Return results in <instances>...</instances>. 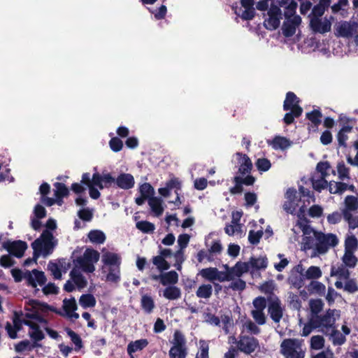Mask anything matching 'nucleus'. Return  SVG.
Wrapping results in <instances>:
<instances>
[{
	"label": "nucleus",
	"instance_id": "nucleus-1",
	"mask_svg": "<svg viewBox=\"0 0 358 358\" xmlns=\"http://www.w3.org/2000/svg\"><path fill=\"white\" fill-rule=\"evenodd\" d=\"M38 305L36 301H31L29 306L33 308V311L26 313L27 319L24 320V323L29 327V334L30 337L36 341H41L44 338V334L41 329H44L51 338H57V332L48 329L46 320L38 313Z\"/></svg>",
	"mask_w": 358,
	"mask_h": 358
},
{
	"label": "nucleus",
	"instance_id": "nucleus-2",
	"mask_svg": "<svg viewBox=\"0 0 358 358\" xmlns=\"http://www.w3.org/2000/svg\"><path fill=\"white\" fill-rule=\"evenodd\" d=\"M81 182L88 187L90 197L97 199L101 195L99 189L108 187L113 183L115 184V178L110 173H95L92 177L89 173H85L82 176Z\"/></svg>",
	"mask_w": 358,
	"mask_h": 358
},
{
	"label": "nucleus",
	"instance_id": "nucleus-3",
	"mask_svg": "<svg viewBox=\"0 0 358 358\" xmlns=\"http://www.w3.org/2000/svg\"><path fill=\"white\" fill-rule=\"evenodd\" d=\"M46 227L48 229L44 231L41 237L32 243L36 256L46 257L49 255L57 245V240L55 239L52 234L49 231V229H56V221L53 219H49L46 223Z\"/></svg>",
	"mask_w": 358,
	"mask_h": 358
},
{
	"label": "nucleus",
	"instance_id": "nucleus-4",
	"mask_svg": "<svg viewBox=\"0 0 358 358\" xmlns=\"http://www.w3.org/2000/svg\"><path fill=\"white\" fill-rule=\"evenodd\" d=\"M279 6L285 9V20L282 27V34L287 37L292 36L301 22L300 16L296 15L297 3L294 0H280Z\"/></svg>",
	"mask_w": 358,
	"mask_h": 358
},
{
	"label": "nucleus",
	"instance_id": "nucleus-5",
	"mask_svg": "<svg viewBox=\"0 0 358 358\" xmlns=\"http://www.w3.org/2000/svg\"><path fill=\"white\" fill-rule=\"evenodd\" d=\"M280 352L285 358H304L306 349L302 340L288 338L281 343Z\"/></svg>",
	"mask_w": 358,
	"mask_h": 358
},
{
	"label": "nucleus",
	"instance_id": "nucleus-6",
	"mask_svg": "<svg viewBox=\"0 0 358 358\" xmlns=\"http://www.w3.org/2000/svg\"><path fill=\"white\" fill-rule=\"evenodd\" d=\"M297 226L303 231L302 249L307 250L314 249L317 253V235L320 232L315 231L308 224L306 220L300 219L297 222Z\"/></svg>",
	"mask_w": 358,
	"mask_h": 358
},
{
	"label": "nucleus",
	"instance_id": "nucleus-7",
	"mask_svg": "<svg viewBox=\"0 0 358 358\" xmlns=\"http://www.w3.org/2000/svg\"><path fill=\"white\" fill-rule=\"evenodd\" d=\"M99 259V253L92 249H87L83 256L78 257L75 261V267L81 268L87 273H92L95 270L94 264Z\"/></svg>",
	"mask_w": 358,
	"mask_h": 358
},
{
	"label": "nucleus",
	"instance_id": "nucleus-8",
	"mask_svg": "<svg viewBox=\"0 0 358 358\" xmlns=\"http://www.w3.org/2000/svg\"><path fill=\"white\" fill-rule=\"evenodd\" d=\"M340 317V311L337 310H329L322 317L318 316L311 317V324L314 327L321 328V330L325 334H328L331 329H334L333 326L337 319Z\"/></svg>",
	"mask_w": 358,
	"mask_h": 358
},
{
	"label": "nucleus",
	"instance_id": "nucleus-9",
	"mask_svg": "<svg viewBox=\"0 0 358 358\" xmlns=\"http://www.w3.org/2000/svg\"><path fill=\"white\" fill-rule=\"evenodd\" d=\"M87 285V281L80 273V269L74 267L70 273V280L64 285V289L66 292H72L75 289V286L78 289L85 288Z\"/></svg>",
	"mask_w": 358,
	"mask_h": 358
},
{
	"label": "nucleus",
	"instance_id": "nucleus-10",
	"mask_svg": "<svg viewBox=\"0 0 358 358\" xmlns=\"http://www.w3.org/2000/svg\"><path fill=\"white\" fill-rule=\"evenodd\" d=\"M338 243V238L332 234H324L320 232L317 235V253L324 254L330 247L336 246Z\"/></svg>",
	"mask_w": 358,
	"mask_h": 358
},
{
	"label": "nucleus",
	"instance_id": "nucleus-11",
	"mask_svg": "<svg viewBox=\"0 0 358 358\" xmlns=\"http://www.w3.org/2000/svg\"><path fill=\"white\" fill-rule=\"evenodd\" d=\"M280 6L273 4L271 6L267 17L264 20V26L270 30L275 29L278 27L281 19V10Z\"/></svg>",
	"mask_w": 358,
	"mask_h": 358
},
{
	"label": "nucleus",
	"instance_id": "nucleus-12",
	"mask_svg": "<svg viewBox=\"0 0 358 358\" xmlns=\"http://www.w3.org/2000/svg\"><path fill=\"white\" fill-rule=\"evenodd\" d=\"M200 274L203 278L213 282L230 280V275L227 273V270L223 272L218 271L216 268H208L202 269Z\"/></svg>",
	"mask_w": 358,
	"mask_h": 358
},
{
	"label": "nucleus",
	"instance_id": "nucleus-13",
	"mask_svg": "<svg viewBox=\"0 0 358 358\" xmlns=\"http://www.w3.org/2000/svg\"><path fill=\"white\" fill-rule=\"evenodd\" d=\"M24 280L32 287H36L38 285L42 286L46 281L44 273L36 269L24 271Z\"/></svg>",
	"mask_w": 358,
	"mask_h": 358
},
{
	"label": "nucleus",
	"instance_id": "nucleus-14",
	"mask_svg": "<svg viewBox=\"0 0 358 358\" xmlns=\"http://www.w3.org/2000/svg\"><path fill=\"white\" fill-rule=\"evenodd\" d=\"M237 346L240 351L249 355L255 352L259 347V342L254 337L241 336L237 343Z\"/></svg>",
	"mask_w": 358,
	"mask_h": 358
},
{
	"label": "nucleus",
	"instance_id": "nucleus-15",
	"mask_svg": "<svg viewBox=\"0 0 358 358\" xmlns=\"http://www.w3.org/2000/svg\"><path fill=\"white\" fill-rule=\"evenodd\" d=\"M336 31L339 36L352 38L358 32V24L348 22H341L336 25Z\"/></svg>",
	"mask_w": 358,
	"mask_h": 358
},
{
	"label": "nucleus",
	"instance_id": "nucleus-16",
	"mask_svg": "<svg viewBox=\"0 0 358 358\" xmlns=\"http://www.w3.org/2000/svg\"><path fill=\"white\" fill-rule=\"evenodd\" d=\"M299 198L296 195V190L289 189L285 194V201L283 209L288 213L293 214L299 206Z\"/></svg>",
	"mask_w": 358,
	"mask_h": 358
},
{
	"label": "nucleus",
	"instance_id": "nucleus-17",
	"mask_svg": "<svg viewBox=\"0 0 358 358\" xmlns=\"http://www.w3.org/2000/svg\"><path fill=\"white\" fill-rule=\"evenodd\" d=\"M284 110H290L295 117H299L302 113V108L299 106V99L293 92H288L284 101Z\"/></svg>",
	"mask_w": 358,
	"mask_h": 358
},
{
	"label": "nucleus",
	"instance_id": "nucleus-18",
	"mask_svg": "<svg viewBox=\"0 0 358 358\" xmlns=\"http://www.w3.org/2000/svg\"><path fill=\"white\" fill-rule=\"evenodd\" d=\"M253 0H241V8L238 11L233 7V10L236 15L241 17L244 20H251L255 15V9L253 8Z\"/></svg>",
	"mask_w": 358,
	"mask_h": 358
},
{
	"label": "nucleus",
	"instance_id": "nucleus-19",
	"mask_svg": "<svg viewBox=\"0 0 358 358\" xmlns=\"http://www.w3.org/2000/svg\"><path fill=\"white\" fill-rule=\"evenodd\" d=\"M310 26L314 31L323 34L330 31L331 22L327 17H311Z\"/></svg>",
	"mask_w": 358,
	"mask_h": 358
},
{
	"label": "nucleus",
	"instance_id": "nucleus-20",
	"mask_svg": "<svg viewBox=\"0 0 358 358\" xmlns=\"http://www.w3.org/2000/svg\"><path fill=\"white\" fill-rule=\"evenodd\" d=\"M236 159L238 162V175L245 176L250 173L252 168L250 159L246 155L239 152L236 154Z\"/></svg>",
	"mask_w": 358,
	"mask_h": 358
},
{
	"label": "nucleus",
	"instance_id": "nucleus-21",
	"mask_svg": "<svg viewBox=\"0 0 358 358\" xmlns=\"http://www.w3.org/2000/svg\"><path fill=\"white\" fill-rule=\"evenodd\" d=\"M3 248L11 255L17 257H21L27 249V244L20 241L6 242L3 243Z\"/></svg>",
	"mask_w": 358,
	"mask_h": 358
},
{
	"label": "nucleus",
	"instance_id": "nucleus-22",
	"mask_svg": "<svg viewBox=\"0 0 358 358\" xmlns=\"http://www.w3.org/2000/svg\"><path fill=\"white\" fill-rule=\"evenodd\" d=\"M115 185L122 189H130L134 187V176L127 173H121L115 178Z\"/></svg>",
	"mask_w": 358,
	"mask_h": 358
},
{
	"label": "nucleus",
	"instance_id": "nucleus-23",
	"mask_svg": "<svg viewBox=\"0 0 358 358\" xmlns=\"http://www.w3.org/2000/svg\"><path fill=\"white\" fill-rule=\"evenodd\" d=\"M331 276H336L338 280L335 282V286L338 289L343 288L342 280H346L349 278L350 272L343 266H332L331 269Z\"/></svg>",
	"mask_w": 358,
	"mask_h": 358
},
{
	"label": "nucleus",
	"instance_id": "nucleus-24",
	"mask_svg": "<svg viewBox=\"0 0 358 358\" xmlns=\"http://www.w3.org/2000/svg\"><path fill=\"white\" fill-rule=\"evenodd\" d=\"M250 269L249 262H238L232 268H227V273L230 275V280H234V278H239L243 273H247Z\"/></svg>",
	"mask_w": 358,
	"mask_h": 358
},
{
	"label": "nucleus",
	"instance_id": "nucleus-25",
	"mask_svg": "<svg viewBox=\"0 0 358 358\" xmlns=\"http://www.w3.org/2000/svg\"><path fill=\"white\" fill-rule=\"evenodd\" d=\"M63 303L64 310L66 317L71 320H77L79 317V315L76 313L77 305L75 299H64Z\"/></svg>",
	"mask_w": 358,
	"mask_h": 358
},
{
	"label": "nucleus",
	"instance_id": "nucleus-26",
	"mask_svg": "<svg viewBox=\"0 0 358 358\" xmlns=\"http://www.w3.org/2000/svg\"><path fill=\"white\" fill-rule=\"evenodd\" d=\"M347 189L352 192H356V188L353 185H348L345 182L334 180L329 182V191L331 194H342Z\"/></svg>",
	"mask_w": 358,
	"mask_h": 358
},
{
	"label": "nucleus",
	"instance_id": "nucleus-27",
	"mask_svg": "<svg viewBox=\"0 0 358 358\" xmlns=\"http://www.w3.org/2000/svg\"><path fill=\"white\" fill-rule=\"evenodd\" d=\"M303 268L301 265H298L292 271L291 275L289 278V283L294 287L300 288L303 286Z\"/></svg>",
	"mask_w": 358,
	"mask_h": 358
},
{
	"label": "nucleus",
	"instance_id": "nucleus-28",
	"mask_svg": "<svg viewBox=\"0 0 358 358\" xmlns=\"http://www.w3.org/2000/svg\"><path fill=\"white\" fill-rule=\"evenodd\" d=\"M102 262L109 267H120L121 257L118 254L107 252L103 255Z\"/></svg>",
	"mask_w": 358,
	"mask_h": 358
},
{
	"label": "nucleus",
	"instance_id": "nucleus-29",
	"mask_svg": "<svg viewBox=\"0 0 358 358\" xmlns=\"http://www.w3.org/2000/svg\"><path fill=\"white\" fill-rule=\"evenodd\" d=\"M34 213L35 218L31 220V226L35 230H37L40 229L41 225L38 219L43 218L45 216L46 210L43 206L37 204L34 209Z\"/></svg>",
	"mask_w": 358,
	"mask_h": 358
},
{
	"label": "nucleus",
	"instance_id": "nucleus-30",
	"mask_svg": "<svg viewBox=\"0 0 358 358\" xmlns=\"http://www.w3.org/2000/svg\"><path fill=\"white\" fill-rule=\"evenodd\" d=\"M148 204L156 216L161 215L164 210L163 200L161 198L153 196L148 200Z\"/></svg>",
	"mask_w": 358,
	"mask_h": 358
},
{
	"label": "nucleus",
	"instance_id": "nucleus-31",
	"mask_svg": "<svg viewBox=\"0 0 358 358\" xmlns=\"http://www.w3.org/2000/svg\"><path fill=\"white\" fill-rule=\"evenodd\" d=\"M267 143L275 150H285L291 145L287 138L282 136H276L273 140L268 141Z\"/></svg>",
	"mask_w": 358,
	"mask_h": 358
},
{
	"label": "nucleus",
	"instance_id": "nucleus-32",
	"mask_svg": "<svg viewBox=\"0 0 358 358\" xmlns=\"http://www.w3.org/2000/svg\"><path fill=\"white\" fill-rule=\"evenodd\" d=\"M55 196L56 197V203L59 206L62 204V198L69 194L68 188L62 183L56 182L55 184Z\"/></svg>",
	"mask_w": 358,
	"mask_h": 358
},
{
	"label": "nucleus",
	"instance_id": "nucleus-33",
	"mask_svg": "<svg viewBox=\"0 0 358 358\" xmlns=\"http://www.w3.org/2000/svg\"><path fill=\"white\" fill-rule=\"evenodd\" d=\"M345 208L343 209L342 213L348 212L352 213L358 210V197L355 196H347L344 199Z\"/></svg>",
	"mask_w": 358,
	"mask_h": 358
},
{
	"label": "nucleus",
	"instance_id": "nucleus-34",
	"mask_svg": "<svg viewBox=\"0 0 358 358\" xmlns=\"http://www.w3.org/2000/svg\"><path fill=\"white\" fill-rule=\"evenodd\" d=\"M316 170L321 176L328 178L331 174L335 176L336 171L331 169L328 162H321L317 165Z\"/></svg>",
	"mask_w": 358,
	"mask_h": 358
},
{
	"label": "nucleus",
	"instance_id": "nucleus-35",
	"mask_svg": "<svg viewBox=\"0 0 358 358\" xmlns=\"http://www.w3.org/2000/svg\"><path fill=\"white\" fill-rule=\"evenodd\" d=\"M249 263L250 268L256 270L265 269L268 265V259L265 256L252 257Z\"/></svg>",
	"mask_w": 358,
	"mask_h": 358
},
{
	"label": "nucleus",
	"instance_id": "nucleus-36",
	"mask_svg": "<svg viewBox=\"0 0 358 358\" xmlns=\"http://www.w3.org/2000/svg\"><path fill=\"white\" fill-rule=\"evenodd\" d=\"M269 313L275 322H279L282 316V310L278 301H273L269 306Z\"/></svg>",
	"mask_w": 358,
	"mask_h": 358
},
{
	"label": "nucleus",
	"instance_id": "nucleus-37",
	"mask_svg": "<svg viewBox=\"0 0 358 358\" xmlns=\"http://www.w3.org/2000/svg\"><path fill=\"white\" fill-rule=\"evenodd\" d=\"M224 231L229 236L241 237L243 233V225L241 224H234L231 222L229 224L226 225Z\"/></svg>",
	"mask_w": 358,
	"mask_h": 358
},
{
	"label": "nucleus",
	"instance_id": "nucleus-38",
	"mask_svg": "<svg viewBox=\"0 0 358 358\" xmlns=\"http://www.w3.org/2000/svg\"><path fill=\"white\" fill-rule=\"evenodd\" d=\"M148 343L146 339H140L131 342L127 346V352L131 355L134 352L143 350L147 346Z\"/></svg>",
	"mask_w": 358,
	"mask_h": 358
},
{
	"label": "nucleus",
	"instance_id": "nucleus-39",
	"mask_svg": "<svg viewBox=\"0 0 358 358\" xmlns=\"http://www.w3.org/2000/svg\"><path fill=\"white\" fill-rule=\"evenodd\" d=\"M178 280V275L176 271H171L161 274V283L163 285L176 284Z\"/></svg>",
	"mask_w": 358,
	"mask_h": 358
},
{
	"label": "nucleus",
	"instance_id": "nucleus-40",
	"mask_svg": "<svg viewBox=\"0 0 358 358\" xmlns=\"http://www.w3.org/2000/svg\"><path fill=\"white\" fill-rule=\"evenodd\" d=\"M212 292V285L210 284H203L199 287L196 294L198 298L208 299L211 296Z\"/></svg>",
	"mask_w": 358,
	"mask_h": 358
},
{
	"label": "nucleus",
	"instance_id": "nucleus-41",
	"mask_svg": "<svg viewBox=\"0 0 358 358\" xmlns=\"http://www.w3.org/2000/svg\"><path fill=\"white\" fill-rule=\"evenodd\" d=\"M357 248V238L353 234L348 235L345 240V251L355 252Z\"/></svg>",
	"mask_w": 358,
	"mask_h": 358
},
{
	"label": "nucleus",
	"instance_id": "nucleus-42",
	"mask_svg": "<svg viewBox=\"0 0 358 358\" xmlns=\"http://www.w3.org/2000/svg\"><path fill=\"white\" fill-rule=\"evenodd\" d=\"M327 334L330 335V339L335 345H341L345 342V336L338 330L331 329Z\"/></svg>",
	"mask_w": 358,
	"mask_h": 358
},
{
	"label": "nucleus",
	"instance_id": "nucleus-43",
	"mask_svg": "<svg viewBox=\"0 0 358 358\" xmlns=\"http://www.w3.org/2000/svg\"><path fill=\"white\" fill-rule=\"evenodd\" d=\"M181 292L177 287L170 286L166 287L163 292V296L169 300H175L180 297Z\"/></svg>",
	"mask_w": 358,
	"mask_h": 358
},
{
	"label": "nucleus",
	"instance_id": "nucleus-44",
	"mask_svg": "<svg viewBox=\"0 0 358 358\" xmlns=\"http://www.w3.org/2000/svg\"><path fill=\"white\" fill-rule=\"evenodd\" d=\"M326 178H327L322 177L321 176L320 177L314 176L312 178V185L313 189L320 192L327 187H329V184H327Z\"/></svg>",
	"mask_w": 358,
	"mask_h": 358
},
{
	"label": "nucleus",
	"instance_id": "nucleus-45",
	"mask_svg": "<svg viewBox=\"0 0 358 358\" xmlns=\"http://www.w3.org/2000/svg\"><path fill=\"white\" fill-rule=\"evenodd\" d=\"M90 241L93 243H103L106 239V236L101 231L92 230L88 234Z\"/></svg>",
	"mask_w": 358,
	"mask_h": 358
},
{
	"label": "nucleus",
	"instance_id": "nucleus-46",
	"mask_svg": "<svg viewBox=\"0 0 358 358\" xmlns=\"http://www.w3.org/2000/svg\"><path fill=\"white\" fill-rule=\"evenodd\" d=\"M352 127L351 126H344L338 132L337 138L338 144L341 146H345L346 141L348 139V134L351 132Z\"/></svg>",
	"mask_w": 358,
	"mask_h": 358
},
{
	"label": "nucleus",
	"instance_id": "nucleus-47",
	"mask_svg": "<svg viewBox=\"0 0 358 358\" xmlns=\"http://www.w3.org/2000/svg\"><path fill=\"white\" fill-rule=\"evenodd\" d=\"M79 303L84 308H92L96 305V299L92 294H83L80 296Z\"/></svg>",
	"mask_w": 358,
	"mask_h": 358
},
{
	"label": "nucleus",
	"instance_id": "nucleus-48",
	"mask_svg": "<svg viewBox=\"0 0 358 358\" xmlns=\"http://www.w3.org/2000/svg\"><path fill=\"white\" fill-rule=\"evenodd\" d=\"M338 178L345 180L350 178L349 169L346 167L343 162H339L336 166Z\"/></svg>",
	"mask_w": 358,
	"mask_h": 358
},
{
	"label": "nucleus",
	"instance_id": "nucleus-49",
	"mask_svg": "<svg viewBox=\"0 0 358 358\" xmlns=\"http://www.w3.org/2000/svg\"><path fill=\"white\" fill-rule=\"evenodd\" d=\"M141 306L146 313H151L155 307V303L152 298L148 295L142 296Z\"/></svg>",
	"mask_w": 358,
	"mask_h": 358
},
{
	"label": "nucleus",
	"instance_id": "nucleus-50",
	"mask_svg": "<svg viewBox=\"0 0 358 358\" xmlns=\"http://www.w3.org/2000/svg\"><path fill=\"white\" fill-rule=\"evenodd\" d=\"M344 220L348 222L349 228L355 229L358 227V216L352 213L343 212Z\"/></svg>",
	"mask_w": 358,
	"mask_h": 358
},
{
	"label": "nucleus",
	"instance_id": "nucleus-51",
	"mask_svg": "<svg viewBox=\"0 0 358 358\" xmlns=\"http://www.w3.org/2000/svg\"><path fill=\"white\" fill-rule=\"evenodd\" d=\"M343 262L345 266L348 267H355L357 262V259L355 255V252L345 251L344 255L343 257Z\"/></svg>",
	"mask_w": 358,
	"mask_h": 358
},
{
	"label": "nucleus",
	"instance_id": "nucleus-52",
	"mask_svg": "<svg viewBox=\"0 0 358 358\" xmlns=\"http://www.w3.org/2000/svg\"><path fill=\"white\" fill-rule=\"evenodd\" d=\"M34 341L35 342L33 344H31L29 341H21L20 343L15 345V350L20 352L24 350H31L34 348H38L41 346V345L38 344L37 341Z\"/></svg>",
	"mask_w": 358,
	"mask_h": 358
},
{
	"label": "nucleus",
	"instance_id": "nucleus-53",
	"mask_svg": "<svg viewBox=\"0 0 358 358\" xmlns=\"http://www.w3.org/2000/svg\"><path fill=\"white\" fill-rule=\"evenodd\" d=\"M120 278V267H109L108 273L106 275V280L111 282H117Z\"/></svg>",
	"mask_w": 358,
	"mask_h": 358
},
{
	"label": "nucleus",
	"instance_id": "nucleus-54",
	"mask_svg": "<svg viewBox=\"0 0 358 358\" xmlns=\"http://www.w3.org/2000/svg\"><path fill=\"white\" fill-rule=\"evenodd\" d=\"M322 276V271L318 266H310L304 274L307 279H317Z\"/></svg>",
	"mask_w": 358,
	"mask_h": 358
},
{
	"label": "nucleus",
	"instance_id": "nucleus-55",
	"mask_svg": "<svg viewBox=\"0 0 358 358\" xmlns=\"http://www.w3.org/2000/svg\"><path fill=\"white\" fill-rule=\"evenodd\" d=\"M169 356L170 358H185V347L173 345L169 351Z\"/></svg>",
	"mask_w": 358,
	"mask_h": 358
},
{
	"label": "nucleus",
	"instance_id": "nucleus-56",
	"mask_svg": "<svg viewBox=\"0 0 358 358\" xmlns=\"http://www.w3.org/2000/svg\"><path fill=\"white\" fill-rule=\"evenodd\" d=\"M139 192L141 195L147 198L148 200L150 197H153L155 194L154 188L149 183H143L139 187Z\"/></svg>",
	"mask_w": 358,
	"mask_h": 358
},
{
	"label": "nucleus",
	"instance_id": "nucleus-57",
	"mask_svg": "<svg viewBox=\"0 0 358 358\" xmlns=\"http://www.w3.org/2000/svg\"><path fill=\"white\" fill-rule=\"evenodd\" d=\"M152 263L157 268L161 271H165L169 268L170 264L163 258L162 256H156L152 259Z\"/></svg>",
	"mask_w": 358,
	"mask_h": 358
},
{
	"label": "nucleus",
	"instance_id": "nucleus-58",
	"mask_svg": "<svg viewBox=\"0 0 358 358\" xmlns=\"http://www.w3.org/2000/svg\"><path fill=\"white\" fill-rule=\"evenodd\" d=\"M66 333L68 336L70 337L72 343L76 345V350H79L83 348V343L80 337L73 331L67 329Z\"/></svg>",
	"mask_w": 358,
	"mask_h": 358
},
{
	"label": "nucleus",
	"instance_id": "nucleus-59",
	"mask_svg": "<svg viewBox=\"0 0 358 358\" xmlns=\"http://www.w3.org/2000/svg\"><path fill=\"white\" fill-rule=\"evenodd\" d=\"M136 228L143 233H150L155 229V224L148 221L138 222Z\"/></svg>",
	"mask_w": 358,
	"mask_h": 358
},
{
	"label": "nucleus",
	"instance_id": "nucleus-60",
	"mask_svg": "<svg viewBox=\"0 0 358 358\" xmlns=\"http://www.w3.org/2000/svg\"><path fill=\"white\" fill-rule=\"evenodd\" d=\"M243 176L238 175L234 178V181L237 185L244 184L245 185H252L255 181V178L251 175H247L245 178Z\"/></svg>",
	"mask_w": 358,
	"mask_h": 358
},
{
	"label": "nucleus",
	"instance_id": "nucleus-61",
	"mask_svg": "<svg viewBox=\"0 0 358 358\" xmlns=\"http://www.w3.org/2000/svg\"><path fill=\"white\" fill-rule=\"evenodd\" d=\"M310 308L312 313V316H317V315L321 311L323 307V303L320 299H313L309 302Z\"/></svg>",
	"mask_w": 358,
	"mask_h": 358
},
{
	"label": "nucleus",
	"instance_id": "nucleus-62",
	"mask_svg": "<svg viewBox=\"0 0 358 358\" xmlns=\"http://www.w3.org/2000/svg\"><path fill=\"white\" fill-rule=\"evenodd\" d=\"M208 344L205 341H199V351L196 354V358H208Z\"/></svg>",
	"mask_w": 358,
	"mask_h": 358
},
{
	"label": "nucleus",
	"instance_id": "nucleus-63",
	"mask_svg": "<svg viewBox=\"0 0 358 358\" xmlns=\"http://www.w3.org/2000/svg\"><path fill=\"white\" fill-rule=\"evenodd\" d=\"M255 164L259 171L264 172L268 171L271 166L270 161L266 158L258 159Z\"/></svg>",
	"mask_w": 358,
	"mask_h": 358
},
{
	"label": "nucleus",
	"instance_id": "nucleus-64",
	"mask_svg": "<svg viewBox=\"0 0 358 358\" xmlns=\"http://www.w3.org/2000/svg\"><path fill=\"white\" fill-rule=\"evenodd\" d=\"M308 290L319 294H323L325 292V286L317 281L312 282L308 286Z\"/></svg>",
	"mask_w": 358,
	"mask_h": 358
}]
</instances>
